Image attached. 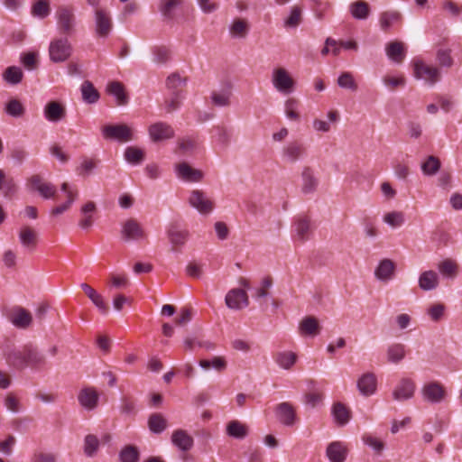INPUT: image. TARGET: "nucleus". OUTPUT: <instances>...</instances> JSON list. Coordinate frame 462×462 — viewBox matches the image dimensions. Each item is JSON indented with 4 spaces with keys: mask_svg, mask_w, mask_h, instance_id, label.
I'll use <instances>...</instances> for the list:
<instances>
[{
    "mask_svg": "<svg viewBox=\"0 0 462 462\" xmlns=\"http://www.w3.org/2000/svg\"><path fill=\"white\" fill-rule=\"evenodd\" d=\"M6 361L17 369L31 367L39 369L44 366L47 359L42 352L32 345H25L21 348L13 349L6 356Z\"/></svg>",
    "mask_w": 462,
    "mask_h": 462,
    "instance_id": "f257e3e1",
    "label": "nucleus"
},
{
    "mask_svg": "<svg viewBox=\"0 0 462 462\" xmlns=\"http://www.w3.org/2000/svg\"><path fill=\"white\" fill-rule=\"evenodd\" d=\"M104 139L118 143H129L136 138V131L133 125L125 123L106 125L101 128Z\"/></svg>",
    "mask_w": 462,
    "mask_h": 462,
    "instance_id": "f03ea898",
    "label": "nucleus"
},
{
    "mask_svg": "<svg viewBox=\"0 0 462 462\" xmlns=\"http://www.w3.org/2000/svg\"><path fill=\"white\" fill-rule=\"evenodd\" d=\"M57 28L64 36L72 35L77 29L76 9L72 5H63L55 13Z\"/></svg>",
    "mask_w": 462,
    "mask_h": 462,
    "instance_id": "7ed1b4c3",
    "label": "nucleus"
},
{
    "mask_svg": "<svg viewBox=\"0 0 462 462\" xmlns=\"http://www.w3.org/2000/svg\"><path fill=\"white\" fill-rule=\"evenodd\" d=\"M413 76L418 80H422L429 86H434L441 79L440 69L424 60L416 59L412 61Z\"/></svg>",
    "mask_w": 462,
    "mask_h": 462,
    "instance_id": "20e7f679",
    "label": "nucleus"
},
{
    "mask_svg": "<svg viewBox=\"0 0 462 462\" xmlns=\"http://www.w3.org/2000/svg\"><path fill=\"white\" fill-rule=\"evenodd\" d=\"M72 52V46L67 36L55 38L50 42L49 56L52 62L59 63L67 60Z\"/></svg>",
    "mask_w": 462,
    "mask_h": 462,
    "instance_id": "39448f33",
    "label": "nucleus"
},
{
    "mask_svg": "<svg viewBox=\"0 0 462 462\" xmlns=\"http://www.w3.org/2000/svg\"><path fill=\"white\" fill-rule=\"evenodd\" d=\"M272 83L280 93L288 95L294 91L295 81L289 71L282 68H274L272 71Z\"/></svg>",
    "mask_w": 462,
    "mask_h": 462,
    "instance_id": "423d86ee",
    "label": "nucleus"
},
{
    "mask_svg": "<svg viewBox=\"0 0 462 462\" xmlns=\"http://www.w3.org/2000/svg\"><path fill=\"white\" fill-rule=\"evenodd\" d=\"M420 394L425 402L438 404L444 402L447 397V391L441 383L431 381L423 384Z\"/></svg>",
    "mask_w": 462,
    "mask_h": 462,
    "instance_id": "0eeeda50",
    "label": "nucleus"
},
{
    "mask_svg": "<svg viewBox=\"0 0 462 462\" xmlns=\"http://www.w3.org/2000/svg\"><path fill=\"white\" fill-rule=\"evenodd\" d=\"M113 27L112 17L108 10H94V32L96 36L99 38L108 37Z\"/></svg>",
    "mask_w": 462,
    "mask_h": 462,
    "instance_id": "6e6552de",
    "label": "nucleus"
},
{
    "mask_svg": "<svg viewBox=\"0 0 462 462\" xmlns=\"http://www.w3.org/2000/svg\"><path fill=\"white\" fill-rule=\"evenodd\" d=\"M148 135L152 143H162L174 137L175 132L172 126L163 121L152 123L147 128Z\"/></svg>",
    "mask_w": 462,
    "mask_h": 462,
    "instance_id": "1a4fd4ad",
    "label": "nucleus"
},
{
    "mask_svg": "<svg viewBox=\"0 0 462 462\" xmlns=\"http://www.w3.org/2000/svg\"><path fill=\"white\" fill-rule=\"evenodd\" d=\"M234 85L230 81H225L219 88L214 89L210 94V100L213 106L218 107H228L231 106Z\"/></svg>",
    "mask_w": 462,
    "mask_h": 462,
    "instance_id": "9d476101",
    "label": "nucleus"
},
{
    "mask_svg": "<svg viewBox=\"0 0 462 462\" xmlns=\"http://www.w3.org/2000/svg\"><path fill=\"white\" fill-rule=\"evenodd\" d=\"M189 204L202 215H208L214 209V202L201 189H193L190 192Z\"/></svg>",
    "mask_w": 462,
    "mask_h": 462,
    "instance_id": "9b49d317",
    "label": "nucleus"
},
{
    "mask_svg": "<svg viewBox=\"0 0 462 462\" xmlns=\"http://www.w3.org/2000/svg\"><path fill=\"white\" fill-rule=\"evenodd\" d=\"M176 177L184 182H199L204 178L202 171L192 167L186 162H179L174 166Z\"/></svg>",
    "mask_w": 462,
    "mask_h": 462,
    "instance_id": "f8f14e48",
    "label": "nucleus"
},
{
    "mask_svg": "<svg viewBox=\"0 0 462 462\" xmlns=\"http://www.w3.org/2000/svg\"><path fill=\"white\" fill-rule=\"evenodd\" d=\"M121 236L126 242L139 241L146 236L142 225L134 218H129L123 223Z\"/></svg>",
    "mask_w": 462,
    "mask_h": 462,
    "instance_id": "ddd939ff",
    "label": "nucleus"
},
{
    "mask_svg": "<svg viewBox=\"0 0 462 462\" xmlns=\"http://www.w3.org/2000/svg\"><path fill=\"white\" fill-rule=\"evenodd\" d=\"M282 160L288 163H295L306 155V148L298 141L286 143L281 151Z\"/></svg>",
    "mask_w": 462,
    "mask_h": 462,
    "instance_id": "4468645a",
    "label": "nucleus"
},
{
    "mask_svg": "<svg viewBox=\"0 0 462 462\" xmlns=\"http://www.w3.org/2000/svg\"><path fill=\"white\" fill-rule=\"evenodd\" d=\"M416 383L410 378L401 379L393 391V398L396 402H405L414 396Z\"/></svg>",
    "mask_w": 462,
    "mask_h": 462,
    "instance_id": "2eb2a0df",
    "label": "nucleus"
},
{
    "mask_svg": "<svg viewBox=\"0 0 462 462\" xmlns=\"http://www.w3.org/2000/svg\"><path fill=\"white\" fill-rule=\"evenodd\" d=\"M227 308L231 310H242L249 305L248 296L245 291L242 289L230 290L225 298Z\"/></svg>",
    "mask_w": 462,
    "mask_h": 462,
    "instance_id": "dca6fc26",
    "label": "nucleus"
},
{
    "mask_svg": "<svg viewBox=\"0 0 462 462\" xmlns=\"http://www.w3.org/2000/svg\"><path fill=\"white\" fill-rule=\"evenodd\" d=\"M396 264L391 259L384 258L381 260L374 269V277L382 282H388L395 276Z\"/></svg>",
    "mask_w": 462,
    "mask_h": 462,
    "instance_id": "f3484780",
    "label": "nucleus"
},
{
    "mask_svg": "<svg viewBox=\"0 0 462 462\" xmlns=\"http://www.w3.org/2000/svg\"><path fill=\"white\" fill-rule=\"evenodd\" d=\"M359 393L363 396H371L377 390V378L374 373L367 372L363 374L356 382Z\"/></svg>",
    "mask_w": 462,
    "mask_h": 462,
    "instance_id": "a211bd4d",
    "label": "nucleus"
},
{
    "mask_svg": "<svg viewBox=\"0 0 462 462\" xmlns=\"http://www.w3.org/2000/svg\"><path fill=\"white\" fill-rule=\"evenodd\" d=\"M275 414L278 420L288 427L293 426L296 422V412L289 402H282L276 406Z\"/></svg>",
    "mask_w": 462,
    "mask_h": 462,
    "instance_id": "6ab92c4d",
    "label": "nucleus"
},
{
    "mask_svg": "<svg viewBox=\"0 0 462 462\" xmlns=\"http://www.w3.org/2000/svg\"><path fill=\"white\" fill-rule=\"evenodd\" d=\"M29 183L34 190L44 199H51L56 194V189L51 182L44 181L39 175H33L30 178Z\"/></svg>",
    "mask_w": 462,
    "mask_h": 462,
    "instance_id": "aec40b11",
    "label": "nucleus"
},
{
    "mask_svg": "<svg viewBox=\"0 0 462 462\" xmlns=\"http://www.w3.org/2000/svg\"><path fill=\"white\" fill-rule=\"evenodd\" d=\"M78 399L83 408L92 411L97 407L99 395L94 388L88 387L79 392Z\"/></svg>",
    "mask_w": 462,
    "mask_h": 462,
    "instance_id": "412c9836",
    "label": "nucleus"
},
{
    "mask_svg": "<svg viewBox=\"0 0 462 462\" xmlns=\"http://www.w3.org/2000/svg\"><path fill=\"white\" fill-rule=\"evenodd\" d=\"M45 118L53 123L61 121L66 116V108L58 101H51L44 106Z\"/></svg>",
    "mask_w": 462,
    "mask_h": 462,
    "instance_id": "4be33fe9",
    "label": "nucleus"
},
{
    "mask_svg": "<svg viewBox=\"0 0 462 462\" xmlns=\"http://www.w3.org/2000/svg\"><path fill=\"white\" fill-rule=\"evenodd\" d=\"M171 443L181 451H189L194 444L193 438L184 430H176L171 435Z\"/></svg>",
    "mask_w": 462,
    "mask_h": 462,
    "instance_id": "5701e85b",
    "label": "nucleus"
},
{
    "mask_svg": "<svg viewBox=\"0 0 462 462\" xmlns=\"http://www.w3.org/2000/svg\"><path fill=\"white\" fill-rule=\"evenodd\" d=\"M419 287L424 291L437 289L439 283V274L433 270L422 272L419 276Z\"/></svg>",
    "mask_w": 462,
    "mask_h": 462,
    "instance_id": "b1692460",
    "label": "nucleus"
},
{
    "mask_svg": "<svg viewBox=\"0 0 462 462\" xmlns=\"http://www.w3.org/2000/svg\"><path fill=\"white\" fill-rule=\"evenodd\" d=\"M19 240L23 247L33 250L38 242V233L30 226H23L19 231Z\"/></svg>",
    "mask_w": 462,
    "mask_h": 462,
    "instance_id": "393cba45",
    "label": "nucleus"
},
{
    "mask_svg": "<svg viewBox=\"0 0 462 462\" xmlns=\"http://www.w3.org/2000/svg\"><path fill=\"white\" fill-rule=\"evenodd\" d=\"M168 238L173 246H182L189 237V231L177 224H171L167 231Z\"/></svg>",
    "mask_w": 462,
    "mask_h": 462,
    "instance_id": "a878e982",
    "label": "nucleus"
},
{
    "mask_svg": "<svg viewBox=\"0 0 462 462\" xmlns=\"http://www.w3.org/2000/svg\"><path fill=\"white\" fill-rule=\"evenodd\" d=\"M326 453L330 462H344L347 449L342 442L334 441L328 446Z\"/></svg>",
    "mask_w": 462,
    "mask_h": 462,
    "instance_id": "bb28decb",
    "label": "nucleus"
},
{
    "mask_svg": "<svg viewBox=\"0 0 462 462\" xmlns=\"http://www.w3.org/2000/svg\"><path fill=\"white\" fill-rule=\"evenodd\" d=\"M301 191L304 194L313 193L317 187L319 180L315 177L313 170L310 167H304L301 171Z\"/></svg>",
    "mask_w": 462,
    "mask_h": 462,
    "instance_id": "cd10ccee",
    "label": "nucleus"
},
{
    "mask_svg": "<svg viewBox=\"0 0 462 462\" xmlns=\"http://www.w3.org/2000/svg\"><path fill=\"white\" fill-rule=\"evenodd\" d=\"M402 18V14L398 11L389 10L383 12L379 17L381 30L383 32L389 31L394 24L399 23Z\"/></svg>",
    "mask_w": 462,
    "mask_h": 462,
    "instance_id": "c85d7f7f",
    "label": "nucleus"
},
{
    "mask_svg": "<svg viewBox=\"0 0 462 462\" xmlns=\"http://www.w3.org/2000/svg\"><path fill=\"white\" fill-rule=\"evenodd\" d=\"M80 287L100 312L102 314H107L109 308L103 297L87 283H82Z\"/></svg>",
    "mask_w": 462,
    "mask_h": 462,
    "instance_id": "c756f323",
    "label": "nucleus"
},
{
    "mask_svg": "<svg viewBox=\"0 0 462 462\" xmlns=\"http://www.w3.org/2000/svg\"><path fill=\"white\" fill-rule=\"evenodd\" d=\"M11 321L16 328H26L31 325L32 317V314L25 309L17 308L12 314Z\"/></svg>",
    "mask_w": 462,
    "mask_h": 462,
    "instance_id": "7c9ffc66",
    "label": "nucleus"
},
{
    "mask_svg": "<svg viewBox=\"0 0 462 462\" xmlns=\"http://www.w3.org/2000/svg\"><path fill=\"white\" fill-rule=\"evenodd\" d=\"M108 94L114 96L117 106H125L128 103V96L124 85L119 81H112L106 87Z\"/></svg>",
    "mask_w": 462,
    "mask_h": 462,
    "instance_id": "2f4dec72",
    "label": "nucleus"
},
{
    "mask_svg": "<svg viewBox=\"0 0 462 462\" xmlns=\"http://www.w3.org/2000/svg\"><path fill=\"white\" fill-rule=\"evenodd\" d=\"M97 210L96 203L93 201H88L84 204L80 212L82 214V218L79 222V226L83 229H88L92 226L94 223L93 213Z\"/></svg>",
    "mask_w": 462,
    "mask_h": 462,
    "instance_id": "473e14b6",
    "label": "nucleus"
},
{
    "mask_svg": "<svg viewBox=\"0 0 462 462\" xmlns=\"http://www.w3.org/2000/svg\"><path fill=\"white\" fill-rule=\"evenodd\" d=\"M299 329L301 335L314 337L319 333L320 327L315 317L308 316L300 322Z\"/></svg>",
    "mask_w": 462,
    "mask_h": 462,
    "instance_id": "72a5a7b5",
    "label": "nucleus"
},
{
    "mask_svg": "<svg viewBox=\"0 0 462 462\" xmlns=\"http://www.w3.org/2000/svg\"><path fill=\"white\" fill-rule=\"evenodd\" d=\"M124 158L132 165H139L145 159V152L137 146H127L124 152Z\"/></svg>",
    "mask_w": 462,
    "mask_h": 462,
    "instance_id": "f704fd0d",
    "label": "nucleus"
},
{
    "mask_svg": "<svg viewBox=\"0 0 462 462\" xmlns=\"http://www.w3.org/2000/svg\"><path fill=\"white\" fill-rule=\"evenodd\" d=\"M386 54L390 60L401 63L405 57V51L402 42H392L386 46Z\"/></svg>",
    "mask_w": 462,
    "mask_h": 462,
    "instance_id": "c9c22d12",
    "label": "nucleus"
},
{
    "mask_svg": "<svg viewBox=\"0 0 462 462\" xmlns=\"http://www.w3.org/2000/svg\"><path fill=\"white\" fill-rule=\"evenodd\" d=\"M226 433L232 438L243 439L248 434V428L241 421L234 420L227 423Z\"/></svg>",
    "mask_w": 462,
    "mask_h": 462,
    "instance_id": "e433bc0d",
    "label": "nucleus"
},
{
    "mask_svg": "<svg viewBox=\"0 0 462 462\" xmlns=\"http://www.w3.org/2000/svg\"><path fill=\"white\" fill-rule=\"evenodd\" d=\"M0 191L5 198H11L17 191V185L13 178L6 177L5 172L0 169Z\"/></svg>",
    "mask_w": 462,
    "mask_h": 462,
    "instance_id": "4c0bfd02",
    "label": "nucleus"
},
{
    "mask_svg": "<svg viewBox=\"0 0 462 462\" xmlns=\"http://www.w3.org/2000/svg\"><path fill=\"white\" fill-rule=\"evenodd\" d=\"M386 355L390 363L398 364L405 357V346L401 343L392 344L388 346Z\"/></svg>",
    "mask_w": 462,
    "mask_h": 462,
    "instance_id": "58836bf2",
    "label": "nucleus"
},
{
    "mask_svg": "<svg viewBox=\"0 0 462 462\" xmlns=\"http://www.w3.org/2000/svg\"><path fill=\"white\" fill-rule=\"evenodd\" d=\"M441 167L439 159L434 155L428 156L421 163V171L425 176L436 175Z\"/></svg>",
    "mask_w": 462,
    "mask_h": 462,
    "instance_id": "ea45409f",
    "label": "nucleus"
},
{
    "mask_svg": "<svg viewBox=\"0 0 462 462\" xmlns=\"http://www.w3.org/2000/svg\"><path fill=\"white\" fill-rule=\"evenodd\" d=\"M352 16L358 20H365L370 14V8L366 2L359 0L352 3L349 6Z\"/></svg>",
    "mask_w": 462,
    "mask_h": 462,
    "instance_id": "a19ab883",
    "label": "nucleus"
},
{
    "mask_svg": "<svg viewBox=\"0 0 462 462\" xmlns=\"http://www.w3.org/2000/svg\"><path fill=\"white\" fill-rule=\"evenodd\" d=\"M332 414L336 422L340 426L346 425L350 420L349 410L341 402L333 405Z\"/></svg>",
    "mask_w": 462,
    "mask_h": 462,
    "instance_id": "79ce46f5",
    "label": "nucleus"
},
{
    "mask_svg": "<svg viewBox=\"0 0 462 462\" xmlns=\"http://www.w3.org/2000/svg\"><path fill=\"white\" fill-rule=\"evenodd\" d=\"M249 30V24L246 20L236 18L229 26V32L233 37L245 38Z\"/></svg>",
    "mask_w": 462,
    "mask_h": 462,
    "instance_id": "37998d69",
    "label": "nucleus"
},
{
    "mask_svg": "<svg viewBox=\"0 0 462 462\" xmlns=\"http://www.w3.org/2000/svg\"><path fill=\"white\" fill-rule=\"evenodd\" d=\"M300 102L294 97H290L284 102V113L286 117L291 121H300V115L298 111Z\"/></svg>",
    "mask_w": 462,
    "mask_h": 462,
    "instance_id": "c03bdc74",
    "label": "nucleus"
},
{
    "mask_svg": "<svg viewBox=\"0 0 462 462\" xmlns=\"http://www.w3.org/2000/svg\"><path fill=\"white\" fill-rule=\"evenodd\" d=\"M297 355L291 351L279 352L275 356V362L283 369H290L296 363Z\"/></svg>",
    "mask_w": 462,
    "mask_h": 462,
    "instance_id": "a18cd8bd",
    "label": "nucleus"
},
{
    "mask_svg": "<svg viewBox=\"0 0 462 462\" xmlns=\"http://www.w3.org/2000/svg\"><path fill=\"white\" fill-rule=\"evenodd\" d=\"M82 98L86 103L94 104L99 98L97 90L90 81H84L81 85Z\"/></svg>",
    "mask_w": 462,
    "mask_h": 462,
    "instance_id": "49530a36",
    "label": "nucleus"
},
{
    "mask_svg": "<svg viewBox=\"0 0 462 462\" xmlns=\"http://www.w3.org/2000/svg\"><path fill=\"white\" fill-rule=\"evenodd\" d=\"M148 426L152 432L160 434L167 428V420L162 414L153 413L149 417Z\"/></svg>",
    "mask_w": 462,
    "mask_h": 462,
    "instance_id": "de8ad7c7",
    "label": "nucleus"
},
{
    "mask_svg": "<svg viewBox=\"0 0 462 462\" xmlns=\"http://www.w3.org/2000/svg\"><path fill=\"white\" fill-rule=\"evenodd\" d=\"M295 232L297 238L300 241H306L310 234V223L306 217H300L295 222Z\"/></svg>",
    "mask_w": 462,
    "mask_h": 462,
    "instance_id": "09e8293b",
    "label": "nucleus"
},
{
    "mask_svg": "<svg viewBox=\"0 0 462 462\" xmlns=\"http://www.w3.org/2000/svg\"><path fill=\"white\" fill-rule=\"evenodd\" d=\"M140 452L135 446L127 445L119 453L120 462H138Z\"/></svg>",
    "mask_w": 462,
    "mask_h": 462,
    "instance_id": "8fccbe9b",
    "label": "nucleus"
},
{
    "mask_svg": "<svg viewBox=\"0 0 462 462\" xmlns=\"http://www.w3.org/2000/svg\"><path fill=\"white\" fill-rule=\"evenodd\" d=\"M100 441L96 435L88 434L84 439V453L87 457H94L99 448Z\"/></svg>",
    "mask_w": 462,
    "mask_h": 462,
    "instance_id": "3c124183",
    "label": "nucleus"
},
{
    "mask_svg": "<svg viewBox=\"0 0 462 462\" xmlns=\"http://www.w3.org/2000/svg\"><path fill=\"white\" fill-rule=\"evenodd\" d=\"M302 21V11L300 6L291 7L289 16L284 20V27L296 28Z\"/></svg>",
    "mask_w": 462,
    "mask_h": 462,
    "instance_id": "603ef678",
    "label": "nucleus"
},
{
    "mask_svg": "<svg viewBox=\"0 0 462 462\" xmlns=\"http://www.w3.org/2000/svg\"><path fill=\"white\" fill-rule=\"evenodd\" d=\"M383 221L393 228L400 227L404 223V215L401 211H391L383 215Z\"/></svg>",
    "mask_w": 462,
    "mask_h": 462,
    "instance_id": "864d4df0",
    "label": "nucleus"
},
{
    "mask_svg": "<svg viewBox=\"0 0 462 462\" xmlns=\"http://www.w3.org/2000/svg\"><path fill=\"white\" fill-rule=\"evenodd\" d=\"M23 73L22 69L15 66L8 67L3 74L4 79L12 85L20 83L23 79Z\"/></svg>",
    "mask_w": 462,
    "mask_h": 462,
    "instance_id": "5fc2aeb1",
    "label": "nucleus"
},
{
    "mask_svg": "<svg viewBox=\"0 0 462 462\" xmlns=\"http://www.w3.org/2000/svg\"><path fill=\"white\" fill-rule=\"evenodd\" d=\"M50 13L51 7L48 0H38L32 7V14L41 19L46 18Z\"/></svg>",
    "mask_w": 462,
    "mask_h": 462,
    "instance_id": "6e6d98bb",
    "label": "nucleus"
},
{
    "mask_svg": "<svg viewBox=\"0 0 462 462\" xmlns=\"http://www.w3.org/2000/svg\"><path fill=\"white\" fill-rule=\"evenodd\" d=\"M439 273L447 277L453 278L457 273V264L451 259H446L438 265Z\"/></svg>",
    "mask_w": 462,
    "mask_h": 462,
    "instance_id": "4d7b16f0",
    "label": "nucleus"
},
{
    "mask_svg": "<svg viewBox=\"0 0 462 462\" xmlns=\"http://www.w3.org/2000/svg\"><path fill=\"white\" fill-rule=\"evenodd\" d=\"M199 365L203 369H209L213 367L217 372H222L226 368V362L224 357L215 356L211 361L209 360H201L199 362Z\"/></svg>",
    "mask_w": 462,
    "mask_h": 462,
    "instance_id": "13d9d810",
    "label": "nucleus"
},
{
    "mask_svg": "<svg viewBox=\"0 0 462 462\" xmlns=\"http://www.w3.org/2000/svg\"><path fill=\"white\" fill-rule=\"evenodd\" d=\"M5 112L13 117H21L24 115L25 108L18 99H11L5 106Z\"/></svg>",
    "mask_w": 462,
    "mask_h": 462,
    "instance_id": "bf43d9fd",
    "label": "nucleus"
},
{
    "mask_svg": "<svg viewBox=\"0 0 462 462\" xmlns=\"http://www.w3.org/2000/svg\"><path fill=\"white\" fill-rule=\"evenodd\" d=\"M337 84L342 88H347L352 91H356L357 89V85L354 77L349 72H343L337 79Z\"/></svg>",
    "mask_w": 462,
    "mask_h": 462,
    "instance_id": "052dcab7",
    "label": "nucleus"
},
{
    "mask_svg": "<svg viewBox=\"0 0 462 462\" xmlns=\"http://www.w3.org/2000/svg\"><path fill=\"white\" fill-rule=\"evenodd\" d=\"M215 130L217 132V141L218 144H220L223 148H226L231 142V133L225 126H216Z\"/></svg>",
    "mask_w": 462,
    "mask_h": 462,
    "instance_id": "680f3d73",
    "label": "nucleus"
},
{
    "mask_svg": "<svg viewBox=\"0 0 462 462\" xmlns=\"http://www.w3.org/2000/svg\"><path fill=\"white\" fill-rule=\"evenodd\" d=\"M446 307L442 303H436L431 305L428 310L427 313L430 316V319L433 321H439L440 320L445 313Z\"/></svg>",
    "mask_w": 462,
    "mask_h": 462,
    "instance_id": "e2e57ef3",
    "label": "nucleus"
},
{
    "mask_svg": "<svg viewBox=\"0 0 462 462\" xmlns=\"http://www.w3.org/2000/svg\"><path fill=\"white\" fill-rule=\"evenodd\" d=\"M60 189L66 194V203L72 205L74 201L78 199V189L76 187L70 186L68 182H63L60 186Z\"/></svg>",
    "mask_w": 462,
    "mask_h": 462,
    "instance_id": "0e129e2a",
    "label": "nucleus"
},
{
    "mask_svg": "<svg viewBox=\"0 0 462 462\" xmlns=\"http://www.w3.org/2000/svg\"><path fill=\"white\" fill-rule=\"evenodd\" d=\"M197 147V143L191 138H182L178 141V149L183 154L191 153Z\"/></svg>",
    "mask_w": 462,
    "mask_h": 462,
    "instance_id": "69168bd1",
    "label": "nucleus"
},
{
    "mask_svg": "<svg viewBox=\"0 0 462 462\" xmlns=\"http://www.w3.org/2000/svg\"><path fill=\"white\" fill-rule=\"evenodd\" d=\"M180 0H162L161 12L166 17H171L172 11L180 5Z\"/></svg>",
    "mask_w": 462,
    "mask_h": 462,
    "instance_id": "338daca9",
    "label": "nucleus"
},
{
    "mask_svg": "<svg viewBox=\"0 0 462 462\" xmlns=\"http://www.w3.org/2000/svg\"><path fill=\"white\" fill-rule=\"evenodd\" d=\"M57 458L53 453L35 452L32 457V462H56Z\"/></svg>",
    "mask_w": 462,
    "mask_h": 462,
    "instance_id": "774afa93",
    "label": "nucleus"
}]
</instances>
